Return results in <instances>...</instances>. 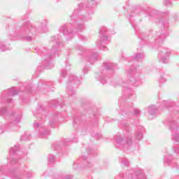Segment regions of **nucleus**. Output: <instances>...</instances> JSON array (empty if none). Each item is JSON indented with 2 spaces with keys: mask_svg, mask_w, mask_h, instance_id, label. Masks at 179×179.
I'll return each mask as SVG.
<instances>
[{
  "mask_svg": "<svg viewBox=\"0 0 179 179\" xmlns=\"http://www.w3.org/2000/svg\"><path fill=\"white\" fill-rule=\"evenodd\" d=\"M79 12H80V9L76 10L73 14L70 15L71 22L67 25H62L59 29L60 33H63L64 36H69L70 38H72L75 34L80 32L85 29L86 17L83 15L78 17V13H79Z\"/></svg>",
  "mask_w": 179,
  "mask_h": 179,
  "instance_id": "1",
  "label": "nucleus"
},
{
  "mask_svg": "<svg viewBox=\"0 0 179 179\" xmlns=\"http://www.w3.org/2000/svg\"><path fill=\"white\" fill-rule=\"evenodd\" d=\"M110 37L107 36V29L106 27L101 28L99 31V39L96 42V45H99L101 50L107 51V44H110Z\"/></svg>",
  "mask_w": 179,
  "mask_h": 179,
  "instance_id": "2",
  "label": "nucleus"
},
{
  "mask_svg": "<svg viewBox=\"0 0 179 179\" xmlns=\"http://www.w3.org/2000/svg\"><path fill=\"white\" fill-rule=\"evenodd\" d=\"M102 71L101 72V75L99 76V81L102 85H106V81L104 79V75L106 73H114V69H115V64L114 63H103L101 67Z\"/></svg>",
  "mask_w": 179,
  "mask_h": 179,
  "instance_id": "3",
  "label": "nucleus"
},
{
  "mask_svg": "<svg viewBox=\"0 0 179 179\" xmlns=\"http://www.w3.org/2000/svg\"><path fill=\"white\" fill-rule=\"evenodd\" d=\"M80 83V79L76 77V76H71L67 82L66 90L69 96H73L76 92L73 90V85H79Z\"/></svg>",
  "mask_w": 179,
  "mask_h": 179,
  "instance_id": "4",
  "label": "nucleus"
},
{
  "mask_svg": "<svg viewBox=\"0 0 179 179\" xmlns=\"http://www.w3.org/2000/svg\"><path fill=\"white\" fill-rule=\"evenodd\" d=\"M159 23H162L164 30L161 31L160 35L155 40L156 44H162L163 41H164V38H166V36H169V33L167 32V29L169 28V22H164L161 20Z\"/></svg>",
  "mask_w": 179,
  "mask_h": 179,
  "instance_id": "5",
  "label": "nucleus"
},
{
  "mask_svg": "<svg viewBox=\"0 0 179 179\" xmlns=\"http://www.w3.org/2000/svg\"><path fill=\"white\" fill-rule=\"evenodd\" d=\"M171 55V50L169 48H161L159 52L158 53V58L159 62L162 64H169V57Z\"/></svg>",
  "mask_w": 179,
  "mask_h": 179,
  "instance_id": "6",
  "label": "nucleus"
},
{
  "mask_svg": "<svg viewBox=\"0 0 179 179\" xmlns=\"http://www.w3.org/2000/svg\"><path fill=\"white\" fill-rule=\"evenodd\" d=\"M117 145H122L123 148H129L132 145V138L131 136L127 137L126 140H124L120 134H117L114 138Z\"/></svg>",
  "mask_w": 179,
  "mask_h": 179,
  "instance_id": "7",
  "label": "nucleus"
},
{
  "mask_svg": "<svg viewBox=\"0 0 179 179\" xmlns=\"http://www.w3.org/2000/svg\"><path fill=\"white\" fill-rule=\"evenodd\" d=\"M34 127L35 128H39V132L41 138H44L45 136H47L50 135V131L47 130L45 127H43L41 123L35 122L34 123Z\"/></svg>",
  "mask_w": 179,
  "mask_h": 179,
  "instance_id": "8",
  "label": "nucleus"
},
{
  "mask_svg": "<svg viewBox=\"0 0 179 179\" xmlns=\"http://www.w3.org/2000/svg\"><path fill=\"white\" fill-rule=\"evenodd\" d=\"M23 30L26 34H29V33L34 34V33H36L35 27H33V25L29 21L24 23Z\"/></svg>",
  "mask_w": 179,
  "mask_h": 179,
  "instance_id": "9",
  "label": "nucleus"
},
{
  "mask_svg": "<svg viewBox=\"0 0 179 179\" xmlns=\"http://www.w3.org/2000/svg\"><path fill=\"white\" fill-rule=\"evenodd\" d=\"M98 57H99V55L97 53H94V55L87 56L86 57V61H87L90 64L93 65V64H94V62H97Z\"/></svg>",
  "mask_w": 179,
  "mask_h": 179,
  "instance_id": "10",
  "label": "nucleus"
},
{
  "mask_svg": "<svg viewBox=\"0 0 179 179\" xmlns=\"http://www.w3.org/2000/svg\"><path fill=\"white\" fill-rule=\"evenodd\" d=\"M168 127L170 131H174V129H178V125L174 120H169L168 122Z\"/></svg>",
  "mask_w": 179,
  "mask_h": 179,
  "instance_id": "11",
  "label": "nucleus"
},
{
  "mask_svg": "<svg viewBox=\"0 0 179 179\" xmlns=\"http://www.w3.org/2000/svg\"><path fill=\"white\" fill-rule=\"evenodd\" d=\"M10 118H11V120H14L13 122L16 124L17 122H20V120H22V115H17L15 117V113H13L10 115Z\"/></svg>",
  "mask_w": 179,
  "mask_h": 179,
  "instance_id": "12",
  "label": "nucleus"
},
{
  "mask_svg": "<svg viewBox=\"0 0 179 179\" xmlns=\"http://www.w3.org/2000/svg\"><path fill=\"white\" fill-rule=\"evenodd\" d=\"M158 108L155 105H152L148 107V113L150 115H155Z\"/></svg>",
  "mask_w": 179,
  "mask_h": 179,
  "instance_id": "13",
  "label": "nucleus"
},
{
  "mask_svg": "<svg viewBox=\"0 0 179 179\" xmlns=\"http://www.w3.org/2000/svg\"><path fill=\"white\" fill-rule=\"evenodd\" d=\"M51 42L55 43L56 45H59V43H61V36L57 35V36H52L51 38Z\"/></svg>",
  "mask_w": 179,
  "mask_h": 179,
  "instance_id": "14",
  "label": "nucleus"
},
{
  "mask_svg": "<svg viewBox=\"0 0 179 179\" xmlns=\"http://www.w3.org/2000/svg\"><path fill=\"white\" fill-rule=\"evenodd\" d=\"M145 58V55H143V53H137L135 56H134V59L136 61H142L143 59Z\"/></svg>",
  "mask_w": 179,
  "mask_h": 179,
  "instance_id": "15",
  "label": "nucleus"
},
{
  "mask_svg": "<svg viewBox=\"0 0 179 179\" xmlns=\"http://www.w3.org/2000/svg\"><path fill=\"white\" fill-rule=\"evenodd\" d=\"M1 115H4L6 120H8V117H9V114H8L6 111V108H3L1 110H0V117Z\"/></svg>",
  "mask_w": 179,
  "mask_h": 179,
  "instance_id": "16",
  "label": "nucleus"
},
{
  "mask_svg": "<svg viewBox=\"0 0 179 179\" xmlns=\"http://www.w3.org/2000/svg\"><path fill=\"white\" fill-rule=\"evenodd\" d=\"M20 145H15L14 147L10 148V153L12 155H16L17 152L19 150Z\"/></svg>",
  "mask_w": 179,
  "mask_h": 179,
  "instance_id": "17",
  "label": "nucleus"
},
{
  "mask_svg": "<svg viewBox=\"0 0 179 179\" xmlns=\"http://www.w3.org/2000/svg\"><path fill=\"white\" fill-rule=\"evenodd\" d=\"M159 82L160 83H164V82H166V74L164 73H160Z\"/></svg>",
  "mask_w": 179,
  "mask_h": 179,
  "instance_id": "18",
  "label": "nucleus"
},
{
  "mask_svg": "<svg viewBox=\"0 0 179 179\" xmlns=\"http://www.w3.org/2000/svg\"><path fill=\"white\" fill-rule=\"evenodd\" d=\"M164 159L165 164H167V166H169L170 164V162H171V159H173V156H171V155H165Z\"/></svg>",
  "mask_w": 179,
  "mask_h": 179,
  "instance_id": "19",
  "label": "nucleus"
},
{
  "mask_svg": "<svg viewBox=\"0 0 179 179\" xmlns=\"http://www.w3.org/2000/svg\"><path fill=\"white\" fill-rule=\"evenodd\" d=\"M8 96H12V97L17 95L19 94V92H17V90H8Z\"/></svg>",
  "mask_w": 179,
  "mask_h": 179,
  "instance_id": "20",
  "label": "nucleus"
},
{
  "mask_svg": "<svg viewBox=\"0 0 179 179\" xmlns=\"http://www.w3.org/2000/svg\"><path fill=\"white\" fill-rule=\"evenodd\" d=\"M31 136L29 134H25L21 136V141H30Z\"/></svg>",
  "mask_w": 179,
  "mask_h": 179,
  "instance_id": "21",
  "label": "nucleus"
},
{
  "mask_svg": "<svg viewBox=\"0 0 179 179\" xmlns=\"http://www.w3.org/2000/svg\"><path fill=\"white\" fill-rule=\"evenodd\" d=\"M48 162H49V164H52V163L55 162V156H54L53 155H49Z\"/></svg>",
  "mask_w": 179,
  "mask_h": 179,
  "instance_id": "22",
  "label": "nucleus"
},
{
  "mask_svg": "<svg viewBox=\"0 0 179 179\" xmlns=\"http://www.w3.org/2000/svg\"><path fill=\"white\" fill-rule=\"evenodd\" d=\"M172 139L175 142H178L179 141V134L178 133H175L172 135Z\"/></svg>",
  "mask_w": 179,
  "mask_h": 179,
  "instance_id": "23",
  "label": "nucleus"
},
{
  "mask_svg": "<svg viewBox=\"0 0 179 179\" xmlns=\"http://www.w3.org/2000/svg\"><path fill=\"white\" fill-rule=\"evenodd\" d=\"M0 50L1 51H7V50H9V48L6 47L3 43H0Z\"/></svg>",
  "mask_w": 179,
  "mask_h": 179,
  "instance_id": "24",
  "label": "nucleus"
},
{
  "mask_svg": "<svg viewBox=\"0 0 179 179\" xmlns=\"http://www.w3.org/2000/svg\"><path fill=\"white\" fill-rule=\"evenodd\" d=\"M143 134H142V132H136V139H138V141H141V138H143Z\"/></svg>",
  "mask_w": 179,
  "mask_h": 179,
  "instance_id": "25",
  "label": "nucleus"
},
{
  "mask_svg": "<svg viewBox=\"0 0 179 179\" xmlns=\"http://www.w3.org/2000/svg\"><path fill=\"white\" fill-rule=\"evenodd\" d=\"M136 176H137V178H138V179L143 178V171H139L136 172Z\"/></svg>",
  "mask_w": 179,
  "mask_h": 179,
  "instance_id": "26",
  "label": "nucleus"
},
{
  "mask_svg": "<svg viewBox=\"0 0 179 179\" xmlns=\"http://www.w3.org/2000/svg\"><path fill=\"white\" fill-rule=\"evenodd\" d=\"M58 104V101L57 100H53L50 102V107H55Z\"/></svg>",
  "mask_w": 179,
  "mask_h": 179,
  "instance_id": "27",
  "label": "nucleus"
},
{
  "mask_svg": "<svg viewBox=\"0 0 179 179\" xmlns=\"http://www.w3.org/2000/svg\"><path fill=\"white\" fill-rule=\"evenodd\" d=\"M121 163H122V164L124 166H128V164H129V162L126 158L122 159Z\"/></svg>",
  "mask_w": 179,
  "mask_h": 179,
  "instance_id": "28",
  "label": "nucleus"
},
{
  "mask_svg": "<svg viewBox=\"0 0 179 179\" xmlns=\"http://www.w3.org/2000/svg\"><path fill=\"white\" fill-rule=\"evenodd\" d=\"M164 5H166V6H170L171 1H170V0H164Z\"/></svg>",
  "mask_w": 179,
  "mask_h": 179,
  "instance_id": "29",
  "label": "nucleus"
},
{
  "mask_svg": "<svg viewBox=\"0 0 179 179\" xmlns=\"http://www.w3.org/2000/svg\"><path fill=\"white\" fill-rule=\"evenodd\" d=\"M24 39L25 40V41H31V40H33V38H31V36H25Z\"/></svg>",
  "mask_w": 179,
  "mask_h": 179,
  "instance_id": "30",
  "label": "nucleus"
},
{
  "mask_svg": "<svg viewBox=\"0 0 179 179\" xmlns=\"http://www.w3.org/2000/svg\"><path fill=\"white\" fill-rule=\"evenodd\" d=\"M88 71H89L88 67H86V66L84 67L83 69V72L84 75H86V73H87Z\"/></svg>",
  "mask_w": 179,
  "mask_h": 179,
  "instance_id": "31",
  "label": "nucleus"
},
{
  "mask_svg": "<svg viewBox=\"0 0 179 179\" xmlns=\"http://www.w3.org/2000/svg\"><path fill=\"white\" fill-rule=\"evenodd\" d=\"M65 75H66V70L64 69L62 71L61 76H62V78H65Z\"/></svg>",
  "mask_w": 179,
  "mask_h": 179,
  "instance_id": "32",
  "label": "nucleus"
},
{
  "mask_svg": "<svg viewBox=\"0 0 179 179\" xmlns=\"http://www.w3.org/2000/svg\"><path fill=\"white\" fill-rule=\"evenodd\" d=\"M12 179H20V177L17 174L12 175Z\"/></svg>",
  "mask_w": 179,
  "mask_h": 179,
  "instance_id": "33",
  "label": "nucleus"
},
{
  "mask_svg": "<svg viewBox=\"0 0 179 179\" xmlns=\"http://www.w3.org/2000/svg\"><path fill=\"white\" fill-rule=\"evenodd\" d=\"M134 114L135 115H139V114H141V110H139V109H134Z\"/></svg>",
  "mask_w": 179,
  "mask_h": 179,
  "instance_id": "34",
  "label": "nucleus"
},
{
  "mask_svg": "<svg viewBox=\"0 0 179 179\" xmlns=\"http://www.w3.org/2000/svg\"><path fill=\"white\" fill-rule=\"evenodd\" d=\"M50 58H54V55H50V56H48V57H45V61H48V59H50Z\"/></svg>",
  "mask_w": 179,
  "mask_h": 179,
  "instance_id": "35",
  "label": "nucleus"
},
{
  "mask_svg": "<svg viewBox=\"0 0 179 179\" xmlns=\"http://www.w3.org/2000/svg\"><path fill=\"white\" fill-rule=\"evenodd\" d=\"M164 103H165L166 107H169V106H171V102H170V101H164Z\"/></svg>",
  "mask_w": 179,
  "mask_h": 179,
  "instance_id": "36",
  "label": "nucleus"
},
{
  "mask_svg": "<svg viewBox=\"0 0 179 179\" xmlns=\"http://www.w3.org/2000/svg\"><path fill=\"white\" fill-rule=\"evenodd\" d=\"M57 52V50H55V46H53L52 50H51V53L52 54H55Z\"/></svg>",
  "mask_w": 179,
  "mask_h": 179,
  "instance_id": "37",
  "label": "nucleus"
},
{
  "mask_svg": "<svg viewBox=\"0 0 179 179\" xmlns=\"http://www.w3.org/2000/svg\"><path fill=\"white\" fill-rule=\"evenodd\" d=\"M17 162L16 158H12L11 159V164H15Z\"/></svg>",
  "mask_w": 179,
  "mask_h": 179,
  "instance_id": "38",
  "label": "nucleus"
},
{
  "mask_svg": "<svg viewBox=\"0 0 179 179\" xmlns=\"http://www.w3.org/2000/svg\"><path fill=\"white\" fill-rule=\"evenodd\" d=\"M58 115H59V114L58 113H55L54 114V117H55V120H58Z\"/></svg>",
  "mask_w": 179,
  "mask_h": 179,
  "instance_id": "39",
  "label": "nucleus"
},
{
  "mask_svg": "<svg viewBox=\"0 0 179 179\" xmlns=\"http://www.w3.org/2000/svg\"><path fill=\"white\" fill-rule=\"evenodd\" d=\"M130 82H131V85H133L134 83H135V80H134V78H131V79H130Z\"/></svg>",
  "mask_w": 179,
  "mask_h": 179,
  "instance_id": "40",
  "label": "nucleus"
},
{
  "mask_svg": "<svg viewBox=\"0 0 179 179\" xmlns=\"http://www.w3.org/2000/svg\"><path fill=\"white\" fill-rule=\"evenodd\" d=\"M96 137L97 138H101V134H96Z\"/></svg>",
  "mask_w": 179,
  "mask_h": 179,
  "instance_id": "41",
  "label": "nucleus"
},
{
  "mask_svg": "<svg viewBox=\"0 0 179 179\" xmlns=\"http://www.w3.org/2000/svg\"><path fill=\"white\" fill-rule=\"evenodd\" d=\"M6 103H12V99H7Z\"/></svg>",
  "mask_w": 179,
  "mask_h": 179,
  "instance_id": "42",
  "label": "nucleus"
},
{
  "mask_svg": "<svg viewBox=\"0 0 179 179\" xmlns=\"http://www.w3.org/2000/svg\"><path fill=\"white\" fill-rule=\"evenodd\" d=\"M174 151L175 153H179V148L175 149Z\"/></svg>",
  "mask_w": 179,
  "mask_h": 179,
  "instance_id": "43",
  "label": "nucleus"
},
{
  "mask_svg": "<svg viewBox=\"0 0 179 179\" xmlns=\"http://www.w3.org/2000/svg\"><path fill=\"white\" fill-rule=\"evenodd\" d=\"M82 159H83V160H86V159H87V157H85L84 155L82 156Z\"/></svg>",
  "mask_w": 179,
  "mask_h": 179,
  "instance_id": "44",
  "label": "nucleus"
},
{
  "mask_svg": "<svg viewBox=\"0 0 179 179\" xmlns=\"http://www.w3.org/2000/svg\"><path fill=\"white\" fill-rule=\"evenodd\" d=\"M122 126L124 127H128V125L127 124V123L123 124Z\"/></svg>",
  "mask_w": 179,
  "mask_h": 179,
  "instance_id": "45",
  "label": "nucleus"
},
{
  "mask_svg": "<svg viewBox=\"0 0 179 179\" xmlns=\"http://www.w3.org/2000/svg\"><path fill=\"white\" fill-rule=\"evenodd\" d=\"M77 122H78V121L76 120V119H74L73 124H76Z\"/></svg>",
  "mask_w": 179,
  "mask_h": 179,
  "instance_id": "46",
  "label": "nucleus"
},
{
  "mask_svg": "<svg viewBox=\"0 0 179 179\" xmlns=\"http://www.w3.org/2000/svg\"><path fill=\"white\" fill-rule=\"evenodd\" d=\"M50 125H52V120H51L50 122Z\"/></svg>",
  "mask_w": 179,
  "mask_h": 179,
  "instance_id": "47",
  "label": "nucleus"
},
{
  "mask_svg": "<svg viewBox=\"0 0 179 179\" xmlns=\"http://www.w3.org/2000/svg\"><path fill=\"white\" fill-rule=\"evenodd\" d=\"M9 159H10V157H7V159L9 160Z\"/></svg>",
  "mask_w": 179,
  "mask_h": 179,
  "instance_id": "48",
  "label": "nucleus"
},
{
  "mask_svg": "<svg viewBox=\"0 0 179 179\" xmlns=\"http://www.w3.org/2000/svg\"><path fill=\"white\" fill-rule=\"evenodd\" d=\"M87 167H90V165H88Z\"/></svg>",
  "mask_w": 179,
  "mask_h": 179,
  "instance_id": "49",
  "label": "nucleus"
},
{
  "mask_svg": "<svg viewBox=\"0 0 179 179\" xmlns=\"http://www.w3.org/2000/svg\"><path fill=\"white\" fill-rule=\"evenodd\" d=\"M153 117L150 118V120H152Z\"/></svg>",
  "mask_w": 179,
  "mask_h": 179,
  "instance_id": "50",
  "label": "nucleus"
},
{
  "mask_svg": "<svg viewBox=\"0 0 179 179\" xmlns=\"http://www.w3.org/2000/svg\"><path fill=\"white\" fill-rule=\"evenodd\" d=\"M92 1H94V0H91Z\"/></svg>",
  "mask_w": 179,
  "mask_h": 179,
  "instance_id": "51",
  "label": "nucleus"
}]
</instances>
